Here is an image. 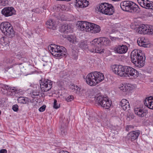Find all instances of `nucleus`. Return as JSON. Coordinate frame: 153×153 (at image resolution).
I'll list each match as a JSON object with an SVG mask.
<instances>
[{"label": "nucleus", "mask_w": 153, "mask_h": 153, "mask_svg": "<svg viewBox=\"0 0 153 153\" xmlns=\"http://www.w3.org/2000/svg\"><path fill=\"white\" fill-rule=\"evenodd\" d=\"M147 29L146 34L153 35V26L151 25H147Z\"/></svg>", "instance_id": "nucleus-37"}, {"label": "nucleus", "mask_w": 153, "mask_h": 153, "mask_svg": "<svg viewBox=\"0 0 153 153\" xmlns=\"http://www.w3.org/2000/svg\"><path fill=\"white\" fill-rule=\"evenodd\" d=\"M46 107V106L45 105H43L39 109V111L40 112H42L44 111L45 110Z\"/></svg>", "instance_id": "nucleus-43"}, {"label": "nucleus", "mask_w": 153, "mask_h": 153, "mask_svg": "<svg viewBox=\"0 0 153 153\" xmlns=\"http://www.w3.org/2000/svg\"><path fill=\"white\" fill-rule=\"evenodd\" d=\"M16 58L19 59L22 58V53H18L16 55Z\"/></svg>", "instance_id": "nucleus-47"}, {"label": "nucleus", "mask_w": 153, "mask_h": 153, "mask_svg": "<svg viewBox=\"0 0 153 153\" xmlns=\"http://www.w3.org/2000/svg\"><path fill=\"white\" fill-rule=\"evenodd\" d=\"M11 26V24L8 22H4L1 23L0 25V29L3 33H5L6 31V28H8Z\"/></svg>", "instance_id": "nucleus-24"}, {"label": "nucleus", "mask_w": 153, "mask_h": 153, "mask_svg": "<svg viewBox=\"0 0 153 153\" xmlns=\"http://www.w3.org/2000/svg\"><path fill=\"white\" fill-rule=\"evenodd\" d=\"M128 48L127 46L124 45H116L113 49L115 53L119 54L125 53L127 52Z\"/></svg>", "instance_id": "nucleus-9"}, {"label": "nucleus", "mask_w": 153, "mask_h": 153, "mask_svg": "<svg viewBox=\"0 0 153 153\" xmlns=\"http://www.w3.org/2000/svg\"><path fill=\"white\" fill-rule=\"evenodd\" d=\"M105 101L103 102V104L101 106V107L105 109H108L110 108L112 104V101L108 97H105Z\"/></svg>", "instance_id": "nucleus-21"}, {"label": "nucleus", "mask_w": 153, "mask_h": 153, "mask_svg": "<svg viewBox=\"0 0 153 153\" xmlns=\"http://www.w3.org/2000/svg\"><path fill=\"white\" fill-rule=\"evenodd\" d=\"M91 47L92 48L89 49V50L92 53H96L95 47H94V48H93V47Z\"/></svg>", "instance_id": "nucleus-50"}, {"label": "nucleus", "mask_w": 153, "mask_h": 153, "mask_svg": "<svg viewBox=\"0 0 153 153\" xmlns=\"http://www.w3.org/2000/svg\"><path fill=\"white\" fill-rule=\"evenodd\" d=\"M59 153H70L66 151H64V150H62L60 151Z\"/></svg>", "instance_id": "nucleus-54"}, {"label": "nucleus", "mask_w": 153, "mask_h": 153, "mask_svg": "<svg viewBox=\"0 0 153 153\" xmlns=\"http://www.w3.org/2000/svg\"><path fill=\"white\" fill-rule=\"evenodd\" d=\"M1 14L5 17H8L16 14V11L13 7H7L3 8Z\"/></svg>", "instance_id": "nucleus-7"}, {"label": "nucleus", "mask_w": 153, "mask_h": 153, "mask_svg": "<svg viewBox=\"0 0 153 153\" xmlns=\"http://www.w3.org/2000/svg\"><path fill=\"white\" fill-rule=\"evenodd\" d=\"M114 6L111 4L104 11V14L108 15H112L114 12Z\"/></svg>", "instance_id": "nucleus-23"}, {"label": "nucleus", "mask_w": 153, "mask_h": 153, "mask_svg": "<svg viewBox=\"0 0 153 153\" xmlns=\"http://www.w3.org/2000/svg\"><path fill=\"white\" fill-rule=\"evenodd\" d=\"M142 51L134 50L131 54V60L135 66L138 67H143L145 64V57L144 54L143 55Z\"/></svg>", "instance_id": "nucleus-2"}, {"label": "nucleus", "mask_w": 153, "mask_h": 153, "mask_svg": "<svg viewBox=\"0 0 153 153\" xmlns=\"http://www.w3.org/2000/svg\"><path fill=\"white\" fill-rule=\"evenodd\" d=\"M17 101L18 103L23 104H27L29 105V102L32 104L33 108H35L37 105L36 103H35V100L33 99H30L28 97H19L17 99Z\"/></svg>", "instance_id": "nucleus-8"}, {"label": "nucleus", "mask_w": 153, "mask_h": 153, "mask_svg": "<svg viewBox=\"0 0 153 153\" xmlns=\"http://www.w3.org/2000/svg\"><path fill=\"white\" fill-rule=\"evenodd\" d=\"M8 27L6 28V31L4 34L9 38L12 39L15 36V32L11 25V26Z\"/></svg>", "instance_id": "nucleus-15"}, {"label": "nucleus", "mask_w": 153, "mask_h": 153, "mask_svg": "<svg viewBox=\"0 0 153 153\" xmlns=\"http://www.w3.org/2000/svg\"><path fill=\"white\" fill-rule=\"evenodd\" d=\"M32 11L37 13H39L40 12V10L39 8H36L33 9Z\"/></svg>", "instance_id": "nucleus-45"}, {"label": "nucleus", "mask_w": 153, "mask_h": 153, "mask_svg": "<svg viewBox=\"0 0 153 153\" xmlns=\"http://www.w3.org/2000/svg\"><path fill=\"white\" fill-rule=\"evenodd\" d=\"M1 111L0 110V115H1Z\"/></svg>", "instance_id": "nucleus-61"}, {"label": "nucleus", "mask_w": 153, "mask_h": 153, "mask_svg": "<svg viewBox=\"0 0 153 153\" xmlns=\"http://www.w3.org/2000/svg\"><path fill=\"white\" fill-rule=\"evenodd\" d=\"M111 129V130H116L117 129V128L115 126H111L110 127Z\"/></svg>", "instance_id": "nucleus-53"}, {"label": "nucleus", "mask_w": 153, "mask_h": 153, "mask_svg": "<svg viewBox=\"0 0 153 153\" xmlns=\"http://www.w3.org/2000/svg\"><path fill=\"white\" fill-rule=\"evenodd\" d=\"M74 99V96L70 95L68 96L65 99L66 101L68 102H70L73 100Z\"/></svg>", "instance_id": "nucleus-41"}, {"label": "nucleus", "mask_w": 153, "mask_h": 153, "mask_svg": "<svg viewBox=\"0 0 153 153\" xmlns=\"http://www.w3.org/2000/svg\"><path fill=\"white\" fill-rule=\"evenodd\" d=\"M102 46H97L95 47L96 53L100 54L104 53L105 50L102 49Z\"/></svg>", "instance_id": "nucleus-38"}, {"label": "nucleus", "mask_w": 153, "mask_h": 153, "mask_svg": "<svg viewBox=\"0 0 153 153\" xmlns=\"http://www.w3.org/2000/svg\"><path fill=\"white\" fill-rule=\"evenodd\" d=\"M135 113L139 117H143L146 116L148 113L147 111L140 108H136L134 109Z\"/></svg>", "instance_id": "nucleus-14"}, {"label": "nucleus", "mask_w": 153, "mask_h": 153, "mask_svg": "<svg viewBox=\"0 0 153 153\" xmlns=\"http://www.w3.org/2000/svg\"><path fill=\"white\" fill-rule=\"evenodd\" d=\"M12 108L13 111L15 112H17L19 110V106L17 104L13 105Z\"/></svg>", "instance_id": "nucleus-44"}, {"label": "nucleus", "mask_w": 153, "mask_h": 153, "mask_svg": "<svg viewBox=\"0 0 153 153\" xmlns=\"http://www.w3.org/2000/svg\"><path fill=\"white\" fill-rule=\"evenodd\" d=\"M110 39L112 40L113 41L114 40H116V38L114 37H112L110 36Z\"/></svg>", "instance_id": "nucleus-56"}, {"label": "nucleus", "mask_w": 153, "mask_h": 153, "mask_svg": "<svg viewBox=\"0 0 153 153\" xmlns=\"http://www.w3.org/2000/svg\"><path fill=\"white\" fill-rule=\"evenodd\" d=\"M67 38L68 41L72 43H76L77 42L76 40V37L75 35H68Z\"/></svg>", "instance_id": "nucleus-34"}, {"label": "nucleus", "mask_w": 153, "mask_h": 153, "mask_svg": "<svg viewBox=\"0 0 153 153\" xmlns=\"http://www.w3.org/2000/svg\"><path fill=\"white\" fill-rule=\"evenodd\" d=\"M2 102L1 100H0V105H2Z\"/></svg>", "instance_id": "nucleus-59"}, {"label": "nucleus", "mask_w": 153, "mask_h": 153, "mask_svg": "<svg viewBox=\"0 0 153 153\" xmlns=\"http://www.w3.org/2000/svg\"><path fill=\"white\" fill-rule=\"evenodd\" d=\"M148 0H145L143 1L142 4L140 5L142 7H145V4H146V3L148 2V1H149Z\"/></svg>", "instance_id": "nucleus-49"}, {"label": "nucleus", "mask_w": 153, "mask_h": 153, "mask_svg": "<svg viewBox=\"0 0 153 153\" xmlns=\"http://www.w3.org/2000/svg\"><path fill=\"white\" fill-rule=\"evenodd\" d=\"M58 8H59L60 9L62 10L63 11L66 10V8L65 6L64 5H59V6H58Z\"/></svg>", "instance_id": "nucleus-48"}, {"label": "nucleus", "mask_w": 153, "mask_h": 153, "mask_svg": "<svg viewBox=\"0 0 153 153\" xmlns=\"http://www.w3.org/2000/svg\"><path fill=\"white\" fill-rule=\"evenodd\" d=\"M53 82L50 79L42 78L39 81L41 90L43 92L49 91L52 87Z\"/></svg>", "instance_id": "nucleus-6"}, {"label": "nucleus", "mask_w": 153, "mask_h": 153, "mask_svg": "<svg viewBox=\"0 0 153 153\" xmlns=\"http://www.w3.org/2000/svg\"><path fill=\"white\" fill-rule=\"evenodd\" d=\"M120 90L123 92H130L134 89V86L133 85L129 83L123 85L122 84L120 85Z\"/></svg>", "instance_id": "nucleus-16"}, {"label": "nucleus", "mask_w": 153, "mask_h": 153, "mask_svg": "<svg viewBox=\"0 0 153 153\" xmlns=\"http://www.w3.org/2000/svg\"><path fill=\"white\" fill-rule=\"evenodd\" d=\"M140 134V131L138 130L131 131L127 134L128 140L133 141L138 138Z\"/></svg>", "instance_id": "nucleus-12"}, {"label": "nucleus", "mask_w": 153, "mask_h": 153, "mask_svg": "<svg viewBox=\"0 0 153 153\" xmlns=\"http://www.w3.org/2000/svg\"><path fill=\"white\" fill-rule=\"evenodd\" d=\"M121 9L124 11L130 13H139L140 12L138 6L133 1H124L120 4Z\"/></svg>", "instance_id": "nucleus-5"}, {"label": "nucleus", "mask_w": 153, "mask_h": 153, "mask_svg": "<svg viewBox=\"0 0 153 153\" xmlns=\"http://www.w3.org/2000/svg\"><path fill=\"white\" fill-rule=\"evenodd\" d=\"M60 105H58L57 100L55 99L54 100L53 108L55 109H57L60 107Z\"/></svg>", "instance_id": "nucleus-40"}, {"label": "nucleus", "mask_w": 153, "mask_h": 153, "mask_svg": "<svg viewBox=\"0 0 153 153\" xmlns=\"http://www.w3.org/2000/svg\"><path fill=\"white\" fill-rule=\"evenodd\" d=\"M54 46H51V44L48 47V49L51 50V47H54Z\"/></svg>", "instance_id": "nucleus-57"}, {"label": "nucleus", "mask_w": 153, "mask_h": 153, "mask_svg": "<svg viewBox=\"0 0 153 153\" xmlns=\"http://www.w3.org/2000/svg\"><path fill=\"white\" fill-rule=\"evenodd\" d=\"M152 3H151V7L150 8V9H152L153 10V2H152Z\"/></svg>", "instance_id": "nucleus-55"}, {"label": "nucleus", "mask_w": 153, "mask_h": 153, "mask_svg": "<svg viewBox=\"0 0 153 153\" xmlns=\"http://www.w3.org/2000/svg\"><path fill=\"white\" fill-rule=\"evenodd\" d=\"M105 97L102 95H100L98 96H95V103L98 106L101 107L103 104V102L105 101Z\"/></svg>", "instance_id": "nucleus-17"}, {"label": "nucleus", "mask_w": 153, "mask_h": 153, "mask_svg": "<svg viewBox=\"0 0 153 153\" xmlns=\"http://www.w3.org/2000/svg\"><path fill=\"white\" fill-rule=\"evenodd\" d=\"M41 94V96L42 97V95Z\"/></svg>", "instance_id": "nucleus-63"}, {"label": "nucleus", "mask_w": 153, "mask_h": 153, "mask_svg": "<svg viewBox=\"0 0 153 153\" xmlns=\"http://www.w3.org/2000/svg\"><path fill=\"white\" fill-rule=\"evenodd\" d=\"M72 58L74 59H77L78 58L77 53L75 51H73L72 52Z\"/></svg>", "instance_id": "nucleus-39"}, {"label": "nucleus", "mask_w": 153, "mask_h": 153, "mask_svg": "<svg viewBox=\"0 0 153 153\" xmlns=\"http://www.w3.org/2000/svg\"><path fill=\"white\" fill-rule=\"evenodd\" d=\"M146 39L144 38L143 39V38H142L140 39L139 41L138 40L137 43L139 46L147 48L148 47L149 45L146 42Z\"/></svg>", "instance_id": "nucleus-29"}, {"label": "nucleus", "mask_w": 153, "mask_h": 153, "mask_svg": "<svg viewBox=\"0 0 153 153\" xmlns=\"http://www.w3.org/2000/svg\"><path fill=\"white\" fill-rule=\"evenodd\" d=\"M68 130L67 126L64 124L62 125L60 128V133L62 136H65L67 134V131Z\"/></svg>", "instance_id": "nucleus-30"}, {"label": "nucleus", "mask_w": 153, "mask_h": 153, "mask_svg": "<svg viewBox=\"0 0 153 153\" xmlns=\"http://www.w3.org/2000/svg\"><path fill=\"white\" fill-rule=\"evenodd\" d=\"M4 2V0H0V5H2V4Z\"/></svg>", "instance_id": "nucleus-58"}, {"label": "nucleus", "mask_w": 153, "mask_h": 153, "mask_svg": "<svg viewBox=\"0 0 153 153\" xmlns=\"http://www.w3.org/2000/svg\"><path fill=\"white\" fill-rule=\"evenodd\" d=\"M111 68L114 74L120 76L133 77L136 79L139 75V72L131 66L114 64L111 65Z\"/></svg>", "instance_id": "nucleus-1"}, {"label": "nucleus", "mask_w": 153, "mask_h": 153, "mask_svg": "<svg viewBox=\"0 0 153 153\" xmlns=\"http://www.w3.org/2000/svg\"><path fill=\"white\" fill-rule=\"evenodd\" d=\"M110 4L106 2H101L97 5L95 10L103 14L104 11L105 10Z\"/></svg>", "instance_id": "nucleus-10"}, {"label": "nucleus", "mask_w": 153, "mask_h": 153, "mask_svg": "<svg viewBox=\"0 0 153 153\" xmlns=\"http://www.w3.org/2000/svg\"><path fill=\"white\" fill-rule=\"evenodd\" d=\"M71 88L72 89L73 91L76 94H79L81 93V88L78 87L77 85L75 86L74 84H73L71 85Z\"/></svg>", "instance_id": "nucleus-32"}, {"label": "nucleus", "mask_w": 153, "mask_h": 153, "mask_svg": "<svg viewBox=\"0 0 153 153\" xmlns=\"http://www.w3.org/2000/svg\"><path fill=\"white\" fill-rule=\"evenodd\" d=\"M103 74L100 72L95 71L88 74L86 77L87 84L91 86H95L104 79Z\"/></svg>", "instance_id": "nucleus-3"}, {"label": "nucleus", "mask_w": 153, "mask_h": 153, "mask_svg": "<svg viewBox=\"0 0 153 153\" xmlns=\"http://www.w3.org/2000/svg\"><path fill=\"white\" fill-rule=\"evenodd\" d=\"M8 0L4 1V2L2 4V5L5 6L6 4H8Z\"/></svg>", "instance_id": "nucleus-52"}, {"label": "nucleus", "mask_w": 153, "mask_h": 153, "mask_svg": "<svg viewBox=\"0 0 153 153\" xmlns=\"http://www.w3.org/2000/svg\"><path fill=\"white\" fill-rule=\"evenodd\" d=\"M52 55L56 57V58L59 59H61L63 57H65L66 56V52L65 51H63V50L61 53L54 52V53H52Z\"/></svg>", "instance_id": "nucleus-27"}, {"label": "nucleus", "mask_w": 153, "mask_h": 153, "mask_svg": "<svg viewBox=\"0 0 153 153\" xmlns=\"http://www.w3.org/2000/svg\"><path fill=\"white\" fill-rule=\"evenodd\" d=\"M51 46H54V47H51V54L52 53H54V52L56 53H61L62 52V49H63L62 48H64V47L62 46H57L56 45L51 44Z\"/></svg>", "instance_id": "nucleus-22"}, {"label": "nucleus", "mask_w": 153, "mask_h": 153, "mask_svg": "<svg viewBox=\"0 0 153 153\" xmlns=\"http://www.w3.org/2000/svg\"><path fill=\"white\" fill-rule=\"evenodd\" d=\"M78 45L79 47L82 49L85 50L88 48L87 43L86 41H81Z\"/></svg>", "instance_id": "nucleus-33"}, {"label": "nucleus", "mask_w": 153, "mask_h": 153, "mask_svg": "<svg viewBox=\"0 0 153 153\" xmlns=\"http://www.w3.org/2000/svg\"><path fill=\"white\" fill-rule=\"evenodd\" d=\"M120 105L124 110L127 109L130 107V105L128 101L126 99H123L120 102Z\"/></svg>", "instance_id": "nucleus-20"}, {"label": "nucleus", "mask_w": 153, "mask_h": 153, "mask_svg": "<svg viewBox=\"0 0 153 153\" xmlns=\"http://www.w3.org/2000/svg\"><path fill=\"white\" fill-rule=\"evenodd\" d=\"M147 3H146V4H145V7H143L146 9H150L151 7V2L150 1H148Z\"/></svg>", "instance_id": "nucleus-42"}, {"label": "nucleus", "mask_w": 153, "mask_h": 153, "mask_svg": "<svg viewBox=\"0 0 153 153\" xmlns=\"http://www.w3.org/2000/svg\"><path fill=\"white\" fill-rule=\"evenodd\" d=\"M89 3L86 0H76L75 1L76 6L80 8H84L87 7Z\"/></svg>", "instance_id": "nucleus-13"}, {"label": "nucleus", "mask_w": 153, "mask_h": 153, "mask_svg": "<svg viewBox=\"0 0 153 153\" xmlns=\"http://www.w3.org/2000/svg\"><path fill=\"white\" fill-rule=\"evenodd\" d=\"M134 128V127L133 126L129 125H127L126 126V130L128 131L130 130V128Z\"/></svg>", "instance_id": "nucleus-46"}, {"label": "nucleus", "mask_w": 153, "mask_h": 153, "mask_svg": "<svg viewBox=\"0 0 153 153\" xmlns=\"http://www.w3.org/2000/svg\"><path fill=\"white\" fill-rule=\"evenodd\" d=\"M56 19L61 21H65L66 20V17L64 14L62 13H59L54 15Z\"/></svg>", "instance_id": "nucleus-31"}, {"label": "nucleus", "mask_w": 153, "mask_h": 153, "mask_svg": "<svg viewBox=\"0 0 153 153\" xmlns=\"http://www.w3.org/2000/svg\"><path fill=\"white\" fill-rule=\"evenodd\" d=\"M3 88L4 90L6 91V92L7 95L14 96L16 94L18 93V91L15 87H11L8 85H4Z\"/></svg>", "instance_id": "nucleus-11"}, {"label": "nucleus", "mask_w": 153, "mask_h": 153, "mask_svg": "<svg viewBox=\"0 0 153 153\" xmlns=\"http://www.w3.org/2000/svg\"><path fill=\"white\" fill-rule=\"evenodd\" d=\"M46 24L48 28L55 30L56 29V25L52 19H50L48 20L46 22Z\"/></svg>", "instance_id": "nucleus-25"}, {"label": "nucleus", "mask_w": 153, "mask_h": 153, "mask_svg": "<svg viewBox=\"0 0 153 153\" xmlns=\"http://www.w3.org/2000/svg\"><path fill=\"white\" fill-rule=\"evenodd\" d=\"M4 38H5V37H3V39H4Z\"/></svg>", "instance_id": "nucleus-62"}, {"label": "nucleus", "mask_w": 153, "mask_h": 153, "mask_svg": "<svg viewBox=\"0 0 153 153\" xmlns=\"http://www.w3.org/2000/svg\"><path fill=\"white\" fill-rule=\"evenodd\" d=\"M101 45L102 47L109 46L110 45V41L105 37H100Z\"/></svg>", "instance_id": "nucleus-28"}, {"label": "nucleus", "mask_w": 153, "mask_h": 153, "mask_svg": "<svg viewBox=\"0 0 153 153\" xmlns=\"http://www.w3.org/2000/svg\"><path fill=\"white\" fill-rule=\"evenodd\" d=\"M101 42L100 37L95 39L91 42V47H95L97 46H101Z\"/></svg>", "instance_id": "nucleus-26"}, {"label": "nucleus", "mask_w": 153, "mask_h": 153, "mask_svg": "<svg viewBox=\"0 0 153 153\" xmlns=\"http://www.w3.org/2000/svg\"><path fill=\"white\" fill-rule=\"evenodd\" d=\"M147 25L144 24H141L137 28V31L140 34H146L147 30Z\"/></svg>", "instance_id": "nucleus-19"}, {"label": "nucleus", "mask_w": 153, "mask_h": 153, "mask_svg": "<svg viewBox=\"0 0 153 153\" xmlns=\"http://www.w3.org/2000/svg\"><path fill=\"white\" fill-rule=\"evenodd\" d=\"M60 31L63 33L68 34L69 33L72 32L73 29L70 25H65L62 26Z\"/></svg>", "instance_id": "nucleus-18"}, {"label": "nucleus", "mask_w": 153, "mask_h": 153, "mask_svg": "<svg viewBox=\"0 0 153 153\" xmlns=\"http://www.w3.org/2000/svg\"><path fill=\"white\" fill-rule=\"evenodd\" d=\"M14 61V59H13L12 61H10V62H13V61Z\"/></svg>", "instance_id": "nucleus-60"}, {"label": "nucleus", "mask_w": 153, "mask_h": 153, "mask_svg": "<svg viewBox=\"0 0 153 153\" xmlns=\"http://www.w3.org/2000/svg\"><path fill=\"white\" fill-rule=\"evenodd\" d=\"M7 150L5 149H2L0 150V153H7Z\"/></svg>", "instance_id": "nucleus-51"}, {"label": "nucleus", "mask_w": 153, "mask_h": 153, "mask_svg": "<svg viewBox=\"0 0 153 153\" xmlns=\"http://www.w3.org/2000/svg\"><path fill=\"white\" fill-rule=\"evenodd\" d=\"M40 94V92L37 90H33L30 93V95L31 97L32 98V99L34 100L35 99L36 96H39Z\"/></svg>", "instance_id": "nucleus-36"}, {"label": "nucleus", "mask_w": 153, "mask_h": 153, "mask_svg": "<svg viewBox=\"0 0 153 153\" xmlns=\"http://www.w3.org/2000/svg\"><path fill=\"white\" fill-rule=\"evenodd\" d=\"M78 22V27H80L81 30L94 33H98L100 31V27L98 25L84 21H80Z\"/></svg>", "instance_id": "nucleus-4"}, {"label": "nucleus", "mask_w": 153, "mask_h": 153, "mask_svg": "<svg viewBox=\"0 0 153 153\" xmlns=\"http://www.w3.org/2000/svg\"><path fill=\"white\" fill-rule=\"evenodd\" d=\"M148 102V107L151 109L153 110V97H149L147 99Z\"/></svg>", "instance_id": "nucleus-35"}]
</instances>
